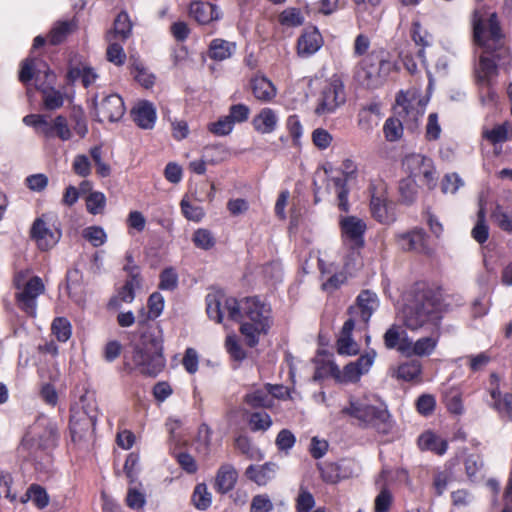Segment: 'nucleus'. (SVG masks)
Here are the masks:
<instances>
[{
	"mask_svg": "<svg viewBox=\"0 0 512 512\" xmlns=\"http://www.w3.org/2000/svg\"><path fill=\"white\" fill-rule=\"evenodd\" d=\"M473 40L482 48L479 60L474 64L473 76L480 89H487V97L494 100L496 93L492 86L498 76L499 67H506L511 62L510 50L505 45L498 16L492 13L483 19L477 11L473 14Z\"/></svg>",
	"mask_w": 512,
	"mask_h": 512,
	"instance_id": "nucleus-1",
	"label": "nucleus"
},
{
	"mask_svg": "<svg viewBox=\"0 0 512 512\" xmlns=\"http://www.w3.org/2000/svg\"><path fill=\"white\" fill-rule=\"evenodd\" d=\"M229 318L239 321L240 332L249 347H255L260 334H267L270 328V308L257 297H247L240 302L235 298L226 299Z\"/></svg>",
	"mask_w": 512,
	"mask_h": 512,
	"instance_id": "nucleus-2",
	"label": "nucleus"
},
{
	"mask_svg": "<svg viewBox=\"0 0 512 512\" xmlns=\"http://www.w3.org/2000/svg\"><path fill=\"white\" fill-rule=\"evenodd\" d=\"M442 317L440 300L431 289L415 292L401 315L403 326L412 332L441 330Z\"/></svg>",
	"mask_w": 512,
	"mask_h": 512,
	"instance_id": "nucleus-3",
	"label": "nucleus"
},
{
	"mask_svg": "<svg viewBox=\"0 0 512 512\" xmlns=\"http://www.w3.org/2000/svg\"><path fill=\"white\" fill-rule=\"evenodd\" d=\"M162 339L146 332L142 335L141 344L133 350L132 361L134 368L142 375L156 377L165 367Z\"/></svg>",
	"mask_w": 512,
	"mask_h": 512,
	"instance_id": "nucleus-4",
	"label": "nucleus"
},
{
	"mask_svg": "<svg viewBox=\"0 0 512 512\" xmlns=\"http://www.w3.org/2000/svg\"><path fill=\"white\" fill-rule=\"evenodd\" d=\"M393 68V63L386 58L384 51H373L360 64L356 73L358 83L368 89L380 87Z\"/></svg>",
	"mask_w": 512,
	"mask_h": 512,
	"instance_id": "nucleus-5",
	"label": "nucleus"
},
{
	"mask_svg": "<svg viewBox=\"0 0 512 512\" xmlns=\"http://www.w3.org/2000/svg\"><path fill=\"white\" fill-rule=\"evenodd\" d=\"M341 412L356 418L364 426H372L383 433L388 431L389 413L386 409L360 401H350L349 406L343 408Z\"/></svg>",
	"mask_w": 512,
	"mask_h": 512,
	"instance_id": "nucleus-6",
	"label": "nucleus"
},
{
	"mask_svg": "<svg viewBox=\"0 0 512 512\" xmlns=\"http://www.w3.org/2000/svg\"><path fill=\"white\" fill-rule=\"evenodd\" d=\"M403 166L409 172V177L418 179L429 190L436 187L438 181L437 171L431 158L422 154L412 153L403 160Z\"/></svg>",
	"mask_w": 512,
	"mask_h": 512,
	"instance_id": "nucleus-7",
	"label": "nucleus"
},
{
	"mask_svg": "<svg viewBox=\"0 0 512 512\" xmlns=\"http://www.w3.org/2000/svg\"><path fill=\"white\" fill-rule=\"evenodd\" d=\"M346 101V94L344 90V84L339 76H332L329 81L323 87L319 99L318 105L315 108V114L318 116L331 114L335 110L344 104Z\"/></svg>",
	"mask_w": 512,
	"mask_h": 512,
	"instance_id": "nucleus-8",
	"label": "nucleus"
},
{
	"mask_svg": "<svg viewBox=\"0 0 512 512\" xmlns=\"http://www.w3.org/2000/svg\"><path fill=\"white\" fill-rule=\"evenodd\" d=\"M369 192L371 194L370 211L373 218L383 224L393 223L396 220L395 204L387 199L385 184H371Z\"/></svg>",
	"mask_w": 512,
	"mask_h": 512,
	"instance_id": "nucleus-9",
	"label": "nucleus"
},
{
	"mask_svg": "<svg viewBox=\"0 0 512 512\" xmlns=\"http://www.w3.org/2000/svg\"><path fill=\"white\" fill-rule=\"evenodd\" d=\"M15 298L18 307L27 315H36L37 297L45 292V285L39 276H33L19 289Z\"/></svg>",
	"mask_w": 512,
	"mask_h": 512,
	"instance_id": "nucleus-10",
	"label": "nucleus"
},
{
	"mask_svg": "<svg viewBox=\"0 0 512 512\" xmlns=\"http://www.w3.org/2000/svg\"><path fill=\"white\" fill-rule=\"evenodd\" d=\"M342 238L349 243L351 249H362L365 246L364 235L366 223L356 216L341 217L339 221Z\"/></svg>",
	"mask_w": 512,
	"mask_h": 512,
	"instance_id": "nucleus-11",
	"label": "nucleus"
},
{
	"mask_svg": "<svg viewBox=\"0 0 512 512\" xmlns=\"http://www.w3.org/2000/svg\"><path fill=\"white\" fill-rule=\"evenodd\" d=\"M92 103L99 122H102L104 119L109 122H117L125 113L124 101L118 94L107 95L100 103L97 102V97H94Z\"/></svg>",
	"mask_w": 512,
	"mask_h": 512,
	"instance_id": "nucleus-12",
	"label": "nucleus"
},
{
	"mask_svg": "<svg viewBox=\"0 0 512 512\" xmlns=\"http://www.w3.org/2000/svg\"><path fill=\"white\" fill-rule=\"evenodd\" d=\"M427 332H429L428 336L421 337L415 342L411 339L410 341L405 340L400 348V354L406 357H425L431 355L438 345L441 330H428Z\"/></svg>",
	"mask_w": 512,
	"mask_h": 512,
	"instance_id": "nucleus-13",
	"label": "nucleus"
},
{
	"mask_svg": "<svg viewBox=\"0 0 512 512\" xmlns=\"http://www.w3.org/2000/svg\"><path fill=\"white\" fill-rule=\"evenodd\" d=\"M30 236L35 240L38 248L47 251L54 247L61 238L59 229H52L42 217L36 218L30 229Z\"/></svg>",
	"mask_w": 512,
	"mask_h": 512,
	"instance_id": "nucleus-14",
	"label": "nucleus"
},
{
	"mask_svg": "<svg viewBox=\"0 0 512 512\" xmlns=\"http://www.w3.org/2000/svg\"><path fill=\"white\" fill-rule=\"evenodd\" d=\"M379 306L377 294L370 290H363L357 296L356 304L347 310L349 316H359L364 324H368L374 311Z\"/></svg>",
	"mask_w": 512,
	"mask_h": 512,
	"instance_id": "nucleus-15",
	"label": "nucleus"
},
{
	"mask_svg": "<svg viewBox=\"0 0 512 512\" xmlns=\"http://www.w3.org/2000/svg\"><path fill=\"white\" fill-rule=\"evenodd\" d=\"M124 270L129 273L130 277L120 288L118 294L110 298L107 304L108 309L118 310L122 302L131 303L135 298L134 288L140 285L138 267H124Z\"/></svg>",
	"mask_w": 512,
	"mask_h": 512,
	"instance_id": "nucleus-16",
	"label": "nucleus"
},
{
	"mask_svg": "<svg viewBox=\"0 0 512 512\" xmlns=\"http://www.w3.org/2000/svg\"><path fill=\"white\" fill-rule=\"evenodd\" d=\"M350 461L341 460L339 462H326L318 465L322 479L327 483H337L342 479L352 476L353 469Z\"/></svg>",
	"mask_w": 512,
	"mask_h": 512,
	"instance_id": "nucleus-17",
	"label": "nucleus"
},
{
	"mask_svg": "<svg viewBox=\"0 0 512 512\" xmlns=\"http://www.w3.org/2000/svg\"><path fill=\"white\" fill-rule=\"evenodd\" d=\"M130 114L133 121L141 129L149 130L155 125L156 109L154 105L147 100L139 101L131 109Z\"/></svg>",
	"mask_w": 512,
	"mask_h": 512,
	"instance_id": "nucleus-18",
	"label": "nucleus"
},
{
	"mask_svg": "<svg viewBox=\"0 0 512 512\" xmlns=\"http://www.w3.org/2000/svg\"><path fill=\"white\" fill-rule=\"evenodd\" d=\"M395 114L409 129H414L420 116L419 109L405 95L396 98Z\"/></svg>",
	"mask_w": 512,
	"mask_h": 512,
	"instance_id": "nucleus-19",
	"label": "nucleus"
},
{
	"mask_svg": "<svg viewBox=\"0 0 512 512\" xmlns=\"http://www.w3.org/2000/svg\"><path fill=\"white\" fill-rule=\"evenodd\" d=\"M238 479V472L233 465L224 463L217 470L214 488L220 494H226L234 489Z\"/></svg>",
	"mask_w": 512,
	"mask_h": 512,
	"instance_id": "nucleus-20",
	"label": "nucleus"
},
{
	"mask_svg": "<svg viewBox=\"0 0 512 512\" xmlns=\"http://www.w3.org/2000/svg\"><path fill=\"white\" fill-rule=\"evenodd\" d=\"M323 44L320 32L316 28L306 30L297 41L300 56H309L317 52Z\"/></svg>",
	"mask_w": 512,
	"mask_h": 512,
	"instance_id": "nucleus-21",
	"label": "nucleus"
},
{
	"mask_svg": "<svg viewBox=\"0 0 512 512\" xmlns=\"http://www.w3.org/2000/svg\"><path fill=\"white\" fill-rule=\"evenodd\" d=\"M190 16L199 24L205 25L220 18L217 7L211 3L195 1L190 4Z\"/></svg>",
	"mask_w": 512,
	"mask_h": 512,
	"instance_id": "nucleus-22",
	"label": "nucleus"
},
{
	"mask_svg": "<svg viewBox=\"0 0 512 512\" xmlns=\"http://www.w3.org/2000/svg\"><path fill=\"white\" fill-rule=\"evenodd\" d=\"M278 466L275 463L267 462L261 466L250 465L245 471L246 477L258 485H266L275 475Z\"/></svg>",
	"mask_w": 512,
	"mask_h": 512,
	"instance_id": "nucleus-23",
	"label": "nucleus"
},
{
	"mask_svg": "<svg viewBox=\"0 0 512 512\" xmlns=\"http://www.w3.org/2000/svg\"><path fill=\"white\" fill-rule=\"evenodd\" d=\"M426 233L423 229H415L398 236V245L405 251H425Z\"/></svg>",
	"mask_w": 512,
	"mask_h": 512,
	"instance_id": "nucleus-24",
	"label": "nucleus"
},
{
	"mask_svg": "<svg viewBox=\"0 0 512 512\" xmlns=\"http://www.w3.org/2000/svg\"><path fill=\"white\" fill-rule=\"evenodd\" d=\"M250 84L253 95L262 102H269L276 95L273 83L264 76L252 78Z\"/></svg>",
	"mask_w": 512,
	"mask_h": 512,
	"instance_id": "nucleus-25",
	"label": "nucleus"
},
{
	"mask_svg": "<svg viewBox=\"0 0 512 512\" xmlns=\"http://www.w3.org/2000/svg\"><path fill=\"white\" fill-rule=\"evenodd\" d=\"M405 340L410 341V338L403 327L398 324H392L383 335L384 346L389 350L396 349L399 353Z\"/></svg>",
	"mask_w": 512,
	"mask_h": 512,
	"instance_id": "nucleus-26",
	"label": "nucleus"
},
{
	"mask_svg": "<svg viewBox=\"0 0 512 512\" xmlns=\"http://www.w3.org/2000/svg\"><path fill=\"white\" fill-rule=\"evenodd\" d=\"M422 374V364L417 359L401 363L393 372L392 376L399 380L411 382L418 379Z\"/></svg>",
	"mask_w": 512,
	"mask_h": 512,
	"instance_id": "nucleus-27",
	"label": "nucleus"
},
{
	"mask_svg": "<svg viewBox=\"0 0 512 512\" xmlns=\"http://www.w3.org/2000/svg\"><path fill=\"white\" fill-rule=\"evenodd\" d=\"M132 30V23L130 21L129 15L126 11H121L115 21L114 28L107 35L108 40L112 41L115 38H119L122 41H125L129 38Z\"/></svg>",
	"mask_w": 512,
	"mask_h": 512,
	"instance_id": "nucleus-28",
	"label": "nucleus"
},
{
	"mask_svg": "<svg viewBox=\"0 0 512 512\" xmlns=\"http://www.w3.org/2000/svg\"><path fill=\"white\" fill-rule=\"evenodd\" d=\"M236 45L223 39H214L209 45V57L216 61L230 58L235 52Z\"/></svg>",
	"mask_w": 512,
	"mask_h": 512,
	"instance_id": "nucleus-29",
	"label": "nucleus"
},
{
	"mask_svg": "<svg viewBox=\"0 0 512 512\" xmlns=\"http://www.w3.org/2000/svg\"><path fill=\"white\" fill-rule=\"evenodd\" d=\"M76 29V23L73 20L56 22L49 32V42L51 45H59L66 40Z\"/></svg>",
	"mask_w": 512,
	"mask_h": 512,
	"instance_id": "nucleus-30",
	"label": "nucleus"
},
{
	"mask_svg": "<svg viewBox=\"0 0 512 512\" xmlns=\"http://www.w3.org/2000/svg\"><path fill=\"white\" fill-rule=\"evenodd\" d=\"M277 123V117L274 111L270 108H264L253 119L254 128L260 133H271Z\"/></svg>",
	"mask_w": 512,
	"mask_h": 512,
	"instance_id": "nucleus-31",
	"label": "nucleus"
},
{
	"mask_svg": "<svg viewBox=\"0 0 512 512\" xmlns=\"http://www.w3.org/2000/svg\"><path fill=\"white\" fill-rule=\"evenodd\" d=\"M368 5H357L356 18L359 28L375 27L380 21L381 16L375 7L369 8Z\"/></svg>",
	"mask_w": 512,
	"mask_h": 512,
	"instance_id": "nucleus-32",
	"label": "nucleus"
},
{
	"mask_svg": "<svg viewBox=\"0 0 512 512\" xmlns=\"http://www.w3.org/2000/svg\"><path fill=\"white\" fill-rule=\"evenodd\" d=\"M48 133H43L46 138L54 136L59 137L63 141H67L72 137V132L68 126L66 117L58 115L52 123L47 121Z\"/></svg>",
	"mask_w": 512,
	"mask_h": 512,
	"instance_id": "nucleus-33",
	"label": "nucleus"
},
{
	"mask_svg": "<svg viewBox=\"0 0 512 512\" xmlns=\"http://www.w3.org/2000/svg\"><path fill=\"white\" fill-rule=\"evenodd\" d=\"M226 297L220 294H208L206 296V311L210 319L217 323H221L223 319L222 303L224 301V308H226Z\"/></svg>",
	"mask_w": 512,
	"mask_h": 512,
	"instance_id": "nucleus-34",
	"label": "nucleus"
},
{
	"mask_svg": "<svg viewBox=\"0 0 512 512\" xmlns=\"http://www.w3.org/2000/svg\"><path fill=\"white\" fill-rule=\"evenodd\" d=\"M418 443L422 450H430L438 455H443L448 448L447 441L438 438L432 432L423 433Z\"/></svg>",
	"mask_w": 512,
	"mask_h": 512,
	"instance_id": "nucleus-35",
	"label": "nucleus"
},
{
	"mask_svg": "<svg viewBox=\"0 0 512 512\" xmlns=\"http://www.w3.org/2000/svg\"><path fill=\"white\" fill-rule=\"evenodd\" d=\"M80 402L82 404L83 413L87 416L88 426L95 431L97 418H98V406L93 393H85L81 396Z\"/></svg>",
	"mask_w": 512,
	"mask_h": 512,
	"instance_id": "nucleus-36",
	"label": "nucleus"
},
{
	"mask_svg": "<svg viewBox=\"0 0 512 512\" xmlns=\"http://www.w3.org/2000/svg\"><path fill=\"white\" fill-rule=\"evenodd\" d=\"M348 177L345 175L340 177H332L330 181L333 183L338 199V208L343 212L349 211L348 194L349 189L347 188Z\"/></svg>",
	"mask_w": 512,
	"mask_h": 512,
	"instance_id": "nucleus-37",
	"label": "nucleus"
},
{
	"mask_svg": "<svg viewBox=\"0 0 512 512\" xmlns=\"http://www.w3.org/2000/svg\"><path fill=\"white\" fill-rule=\"evenodd\" d=\"M38 448L41 450H48L56 446L58 439V429L56 425L47 423L43 431L38 434Z\"/></svg>",
	"mask_w": 512,
	"mask_h": 512,
	"instance_id": "nucleus-38",
	"label": "nucleus"
},
{
	"mask_svg": "<svg viewBox=\"0 0 512 512\" xmlns=\"http://www.w3.org/2000/svg\"><path fill=\"white\" fill-rule=\"evenodd\" d=\"M42 100L45 109L56 110L63 106L64 95L54 87H46L41 89Z\"/></svg>",
	"mask_w": 512,
	"mask_h": 512,
	"instance_id": "nucleus-39",
	"label": "nucleus"
},
{
	"mask_svg": "<svg viewBox=\"0 0 512 512\" xmlns=\"http://www.w3.org/2000/svg\"><path fill=\"white\" fill-rule=\"evenodd\" d=\"M491 219L501 230L512 233V209L506 212L497 204L491 213Z\"/></svg>",
	"mask_w": 512,
	"mask_h": 512,
	"instance_id": "nucleus-40",
	"label": "nucleus"
},
{
	"mask_svg": "<svg viewBox=\"0 0 512 512\" xmlns=\"http://www.w3.org/2000/svg\"><path fill=\"white\" fill-rule=\"evenodd\" d=\"M26 500H31L39 509L49 504V496L44 487L39 484H31L26 491Z\"/></svg>",
	"mask_w": 512,
	"mask_h": 512,
	"instance_id": "nucleus-41",
	"label": "nucleus"
},
{
	"mask_svg": "<svg viewBox=\"0 0 512 512\" xmlns=\"http://www.w3.org/2000/svg\"><path fill=\"white\" fill-rule=\"evenodd\" d=\"M192 502L198 510L204 511L210 507L212 502L211 494L208 492L205 483H199L195 486L192 494Z\"/></svg>",
	"mask_w": 512,
	"mask_h": 512,
	"instance_id": "nucleus-42",
	"label": "nucleus"
},
{
	"mask_svg": "<svg viewBox=\"0 0 512 512\" xmlns=\"http://www.w3.org/2000/svg\"><path fill=\"white\" fill-rule=\"evenodd\" d=\"M444 403L448 411L455 415H461L464 412L462 395L458 389L452 388L444 395Z\"/></svg>",
	"mask_w": 512,
	"mask_h": 512,
	"instance_id": "nucleus-43",
	"label": "nucleus"
},
{
	"mask_svg": "<svg viewBox=\"0 0 512 512\" xmlns=\"http://www.w3.org/2000/svg\"><path fill=\"white\" fill-rule=\"evenodd\" d=\"M512 132V128L508 122L497 125L491 130H487L483 133V137L490 141L492 144L504 143L509 137V132Z\"/></svg>",
	"mask_w": 512,
	"mask_h": 512,
	"instance_id": "nucleus-44",
	"label": "nucleus"
},
{
	"mask_svg": "<svg viewBox=\"0 0 512 512\" xmlns=\"http://www.w3.org/2000/svg\"><path fill=\"white\" fill-rule=\"evenodd\" d=\"M399 193L403 203L407 205L412 204L417 198L416 181L410 177L402 179L399 182Z\"/></svg>",
	"mask_w": 512,
	"mask_h": 512,
	"instance_id": "nucleus-45",
	"label": "nucleus"
},
{
	"mask_svg": "<svg viewBox=\"0 0 512 512\" xmlns=\"http://www.w3.org/2000/svg\"><path fill=\"white\" fill-rule=\"evenodd\" d=\"M244 401L251 408L270 407L273 403V399L268 395L267 391L263 390H256L246 394Z\"/></svg>",
	"mask_w": 512,
	"mask_h": 512,
	"instance_id": "nucleus-46",
	"label": "nucleus"
},
{
	"mask_svg": "<svg viewBox=\"0 0 512 512\" xmlns=\"http://www.w3.org/2000/svg\"><path fill=\"white\" fill-rule=\"evenodd\" d=\"M51 328L58 341L66 342L71 336V324L64 317L55 318Z\"/></svg>",
	"mask_w": 512,
	"mask_h": 512,
	"instance_id": "nucleus-47",
	"label": "nucleus"
},
{
	"mask_svg": "<svg viewBox=\"0 0 512 512\" xmlns=\"http://www.w3.org/2000/svg\"><path fill=\"white\" fill-rule=\"evenodd\" d=\"M106 205V197L102 192H91L86 198L87 211L93 215L102 213Z\"/></svg>",
	"mask_w": 512,
	"mask_h": 512,
	"instance_id": "nucleus-48",
	"label": "nucleus"
},
{
	"mask_svg": "<svg viewBox=\"0 0 512 512\" xmlns=\"http://www.w3.org/2000/svg\"><path fill=\"white\" fill-rule=\"evenodd\" d=\"M192 240L196 247L204 250L211 249L216 243L211 231L203 228H200L194 232Z\"/></svg>",
	"mask_w": 512,
	"mask_h": 512,
	"instance_id": "nucleus-49",
	"label": "nucleus"
},
{
	"mask_svg": "<svg viewBox=\"0 0 512 512\" xmlns=\"http://www.w3.org/2000/svg\"><path fill=\"white\" fill-rule=\"evenodd\" d=\"M173 455L183 471L187 474H195L198 471V464L195 458L187 452H173Z\"/></svg>",
	"mask_w": 512,
	"mask_h": 512,
	"instance_id": "nucleus-50",
	"label": "nucleus"
},
{
	"mask_svg": "<svg viewBox=\"0 0 512 512\" xmlns=\"http://www.w3.org/2000/svg\"><path fill=\"white\" fill-rule=\"evenodd\" d=\"M315 506V499L307 488L300 486L296 498V512H309Z\"/></svg>",
	"mask_w": 512,
	"mask_h": 512,
	"instance_id": "nucleus-51",
	"label": "nucleus"
},
{
	"mask_svg": "<svg viewBox=\"0 0 512 512\" xmlns=\"http://www.w3.org/2000/svg\"><path fill=\"white\" fill-rule=\"evenodd\" d=\"M83 238L89 241L94 247H99L106 242L107 236L102 227L90 226L83 230Z\"/></svg>",
	"mask_w": 512,
	"mask_h": 512,
	"instance_id": "nucleus-52",
	"label": "nucleus"
},
{
	"mask_svg": "<svg viewBox=\"0 0 512 512\" xmlns=\"http://www.w3.org/2000/svg\"><path fill=\"white\" fill-rule=\"evenodd\" d=\"M303 17L297 8H287L279 15V22L282 25L297 27L303 24Z\"/></svg>",
	"mask_w": 512,
	"mask_h": 512,
	"instance_id": "nucleus-53",
	"label": "nucleus"
},
{
	"mask_svg": "<svg viewBox=\"0 0 512 512\" xmlns=\"http://www.w3.org/2000/svg\"><path fill=\"white\" fill-rule=\"evenodd\" d=\"M228 156V150L221 144L208 145L204 148V155L208 162L218 163Z\"/></svg>",
	"mask_w": 512,
	"mask_h": 512,
	"instance_id": "nucleus-54",
	"label": "nucleus"
},
{
	"mask_svg": "<svg viewBox=\"0 0 512 512\" xmlns=\"http://www.w3.org/2000/svg\"><path fill=\"white\" fill-rule=\"evenodd\" d=\"M178 286V275L172 267L165 268L160 273L158 288L161 290L173 291Z\"/></svg>",
	"mask_w": 512,
	"mask_h": 512,
	"instance_id": "nucleus-55",
	"label": "nucleus"
},
{
	"mask_svg": "<svg viewBox=\"0 0 512 512\" xmlns=\"http://www.w3.org/2000/svg\"><path fill=\"white\" fill-rule=\"evenodd\" d=\"M272 425V420L266 412H254L249 418V426L252 431H265Z\"/></svg>",
	"mask_w": 512,
	"mask_h": 512,
	"instance_id": "nucleus-56",
	"label": "nucleus"
},
{
	"mask_svg": "<svg viewBox=\"0 0 512 512\" xmlns=\"http://www.w3.org/2000/svg\"><path fill=\"white\" fill-rule=\"evenodd\" d=\"M233 127V121H231L227 115L219 118L216 122L208 124L209 132L216 136H226L230 134L233 130Z\"/></svg>",
	"mask_w": 512,
	"mask_h": 512,
	"instance_id": "nucleus-57",
	"label": "nucleus"
},
{
	"mask_svg": "<svg viewBox=\"0 0 512 512\" xmlns=\"http://www.w3.org/2000/svg\"><path fill=\"white\" fill-rule=\"evenodd\" d=\"M405 126L399 118H389L384 125L385 137L388 141L398 140L403 132Z\"/></svg>",
	"mask_w": 512,
	"mask_h": 512,
	"instance_id": "nucleus-58",
	"label": "nucleus"
},
{
	"mask_svg": "<svg viewBox=\"0 0 512 512\" xmlns=\"http://www.w3.org/2000/svg\"><path fill=\"white\" fill-rule=\"evenodd\" d=\"M90 155L95 163L96 172L101 177H108L111 173V168L108 164L102 161V150L101 147L95 146L90 149Z\"/></svg>",
	"mask_w": 512,
	"mask_h": 512,
	"instance_id": "nucleus-59",
	"label": "nucleus"
},
{
	"mask_svg": "<svg viewBox=\"0 0 512 512\" xmlns=\"http://www.w3.org/2000/svg\"><path fill=\"white\" fill-rule=\"evenodd\" d=\"M236 448L249 459H257L260 452L255 449L248 437L240 435L235 440Z\"/></svg>",
	"mask_w": 512,
	"mask_h": 512,
	"instance_id": "nucleus-60",
	"label": "nucleus"
},
{
	"mask_svg": "<svg viewBox=\"0 0 512 512\" xmlns=\"http://www.w3.org/2000/svg\"><path fill=\"white\" fill-rule=\"evenodd\" d=\"M393 497L391 492L383 488L376 496L374 502V512H389L392 505Z\"/></svg>",
	"mask_w": 512,
	"mask_h": 512,
	"instance_id": "nucleus-61",
	"label": "nucleus"
},
{
	"mask_svg": "<svg viewBox=\"0 0 512 512\" xmlns=\"http://www.w3.org/2000/svg\"><path fill=\"white\" fill-rule=\"evenodd\" d=\"M462 185L463 182L457 173H449L442 179L441 190L444 194H454Z\"/></svg>",
	"mask_w": 512,
	"mask_h": 512,
	"instance_id": "nucleus-62",
	"label": "nucleus"
},
{
	"mask_svg": "<svg viewBox=\"0 0 512 512\" xmlns=\"http://www.w3.org/2000/svg\"><path fill=\"white\" fill-rule=\"evenodd\" d=\"M273 503L267 495H256L251 502V512H271Z\"/></svg>",
	"mask_w": 512,
	"mask_h": 512,
	"instance_id": "nucleus-63",
	"label": "nucleus"
},
{
	"mask_svg": "<svg viewBox=\"0 0 512 512\" xmlns=\"http://www.w3.org/2000/svg\"><path fill=\"white\" fill-rule=\"evenodd\" d=\"M492 407L499 413H504L510 420H512V393H505L502 396V399H498L493 402Z\"/></svg>",
	"mask_w": 512,
	"mask_h": 512,
	"instance_id": "nucleus-64",
	"label": "nucleus"
}]
</instances>
